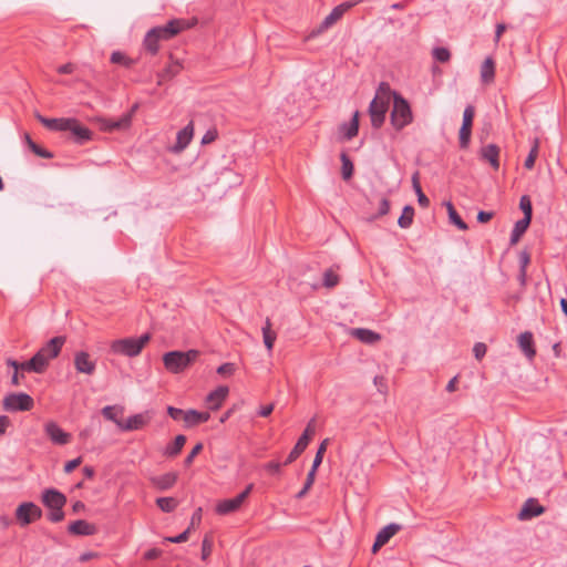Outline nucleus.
Returning <instances> with one entry per match:
<instances>
[{
    "label": "nucleus",
    "instance_id": "obj_62",
    "mask_svg": "<svg viewBox=\"0 0 567 567\" xmlns=\"http://www.w3.org/2000/svg\"><path fill=\"white\" fill-rule=\"evenodd\" d=\"M493 216H494V214L492 212L480 210L477 214V221L478 223H487L488 220H491L493 218Z\"/></svg>",
    "mask_w": 567,
    "mask_h": 567
},
{
    "label": "nucleus",
    "instance_id": "obj_57",
    "mask_svg": "<svg viewBox=\"0 0 567 567\" xmlns=\"http://www.w3.org/2000/svg\"><path fill=\"white\" fill-rule=\"evenodd\" d=\"M132 116L131 114H124L120 120L115 121V125L120 128H127L131 124Z\"/></svg>",
    "mask_w": 567,
    "mask_h": 567
},
{
    "label": "nucleus",
    "instance_id": "obj_63",
    "mask_svg": "<svg viewBox=\"0 0 567 567\" xmlns=\"http://www.w3.org/2000/svg\"><path fill=\"white\" fill-rule=\"evenodd\" d=\"M217 137L216 131H207L202 137V144H209L214 142Z\"/></svg>",
    "mask_w": 567,
    "mask_h": 567
},
{
    "label": "nucleus",
    "instance_id": "obj_41",
    "mask_svg": "<svg viewBox=\"0 0 567 567\" xmlns=\"http://www.w3.org/2000/svg\"><path fill=\"white\" fill-rule=\"evenodd\" d=\"M156 504L165 513L173 512L178 505L177 501L173 497H159L156 499Z\"/></svg>",
    "mask_w": 567,
    "mask_h": 567
},
{
    "label": "nucleus",
    "instance_id": "obj_20",
    "mask_svg": "<svg viewBox=\"0 0 567 567\" xmlns=\"http://www.w3.org/2000/svg\"><path fill=\"white\" fill-rule=\"evenodd\" d=\"M68 530L73 535L91 536L96 533V527L86 520L78 519L69 525Z\"/></svg>",
    "mask_w": 567,
    "mask_h": 567
},
{
    "label": "nucleus",
    "instance_id": "obj_33",
    "mask_svg": "<svg viewBox=\"0 0 567 567\" xmlns=\"http://www.w3.org/2000/svg\"><path fill=\"white\" fill-rule=\"evenodd\" d=\"M449 219L450 221L455 225L460 230H466L468 228L467 224L463 221V219L460 217L457 212L455 210L453 204L451 202L445 203Z\"/></svg>",
    "mask_w": 567,
    "mask_h": 567
},
{
    "label": "nucleus",
    "instance_id": "obj_37",
    "mask_svg": "<svg viewBox=\"0 0 567 567\" xmlns=\"http://www.w3.org/2000/svg\"><path fill=\"white\" fill-rule=\"evenodd\" d=\"M185 442H186V436L185 435H183V434L177 435L175 437L173 444L168 445L165 449V454L167 456H175V455L179 454V452L182 451Z\"/></svg>",
    "mask_w": 567,
    "mask_h": 567
},
{
    "label": "nucleus",
    "instance_id": "obj_23",
    "mask_svg": "<svg viewBox=\"0 0 567 567\" xmlns=\"http://www.w3.org/2000/svg\"><path fill=\"white\" fill-rule=\"evenodd\" d=\"M152 484L159 491H166L173 487L177 481V474L174 472L165 473L151 478Z\"/></svg>",
    "mask_w": 567,
    "mask_h": 567
},
{
    "label": "nucleus",
    "instance_id": "obj_15",
    "mask_svg": "<svg viewBox=\"0 0 567 567\" xmlns=\"http://www.w3.org/2000/svg\"><path fill=\"white\" fill-rule=\"evenodd\" d=\"M545 512V508L539 505L538 501L535 498H528L522 509L518 513V518L520 520H528L534 517L542 515Z\"/></svg>",
    "mask_w": 567,
    "mask_h": 567
},
{
    "label": "nucleus",
    "instance_id": "obj_6",
    "mask_svg": "<svg viewBox=\"0 0 567 567\" xmlns=\"http://www.w3.org/2000/svg\"><path fill=\"white\" fill-rule=\"evenodd\" d=\"M254 485L249 484L245 491H243L240 494H238L234 498H227L218 502L216 505V513L219 515H228L230 513H234L239 509L241 504L245 502V499L248 497L250 492L252 491Z\"/></svg>",
    "mask_w": 567,
    "mask_h": 567
},
{
    "label": "nucleus",
    "instance_id": "obj_52",
    "mask_svg": "<svg viewBox=\"0 0 567 567\" xmlns=\"http://www.w3.org/2000/svg\"><path fill=\"white\" fill-rule=\"evenodd\" d=\"M236 368L234 363L227 362L218 367L217 373L220 375H231L235 372Z\"/></svg>",
    "mask_w": 567,
    "mask_h": 567
},
{
    "label": "nucleus",
    "instance_id": "obj_38",
    "mask_svg": "<svg viewBox=\"0 0 567 567\" xmlns=\"http://www.w3.org/2000/svg\"><path fill=\"white\" fill-rule=\"evenodd\" d=\"M412 184H413V188H414V192L417 196V203L420 206H422L423 208H426L429 207L430 205V199L425 196V194L422 192V188H421V185H420V182H419V177H417V174H415L413 177H412Z\"/></svg>",
    "mask_w": 567,
    "mask_h": 567
},
{
    "label": "nucleus",
    "instance_id": "obj_4",
    "mask_svg": "<svg viewBox=\"0 0 567 567\" xmlns=\"http://www.w3.org/2000/svg\"><path fill=\"white\" fill-rule=\"evenodd\" d=\"M33 399L27 393H10L2 400L3 409L8 412L29 411L33 408Z\"/></svg>",
    "mask_w": 567,
    "mask_h": 567
},
{
    "label": "nucleus",
    "instance_id": "obj_32",
    "mask_svg": "<svg viewBox=\"0 0 567 567\" xmlns=\"http://www.w3.org/2000/svg\"><path fill=\"white\" fill-rule=\"evenodd\" d=\"M155 31L148 30L147 33L144 37V48L147 52L155 55L159 50V42L161 40L156 38Z\"/></svg>",
    "mask_w": 567,
    "mask_h": 567
},
{
    "label": "nucleus",
    "instance_id": "obj_50",
    "mask_svg": "<svg viewBox=\"0 0 567 567\" xmlns=\"http://www.w3.org/2000/svg\"><path fill=\"white\" fill-rule=\"evenodd\" d=\"M433 58L439 62H447L451 58V53L446 48L437 47L433 49Z\"/></svg>",
    "mask_w": 567,
    "mask_h": 567
},
{
    "label": "nucleus",
    "instance_id": "obj_12",
    "mask_svg": "<svg viewBox=\"0 0 567 567\" xmlns=\"http://www.w3.org/2000/svg\"><path fill=\"white\" fill-rule=\"evenodd\" d=\"M194 136V124L189 122L184 128L177 132L176 143L169 148L173 153L183 152L192 142Z\"/></svg>",
    "mask_w": 567,
    "mask_h": 567
},
{
    "label": "nucleus",
    "instance_id": "obj_36",
    "mask_svg": "<svg viewBox=\"0 0 567 567\" xmlns=\"http://www.w3.org/2000/svg\"><path fill=\"white\" fill-rule=\"evenodd\" d=\"M396 91L391 90L390 84L386 82H381L377 89V93L374 97H379L380 100L391 102V99L394 101V94Z\"/></svg>",
    "mask_w": 567,
    "mask_h": 567
},
{
    "label": "nucleus",
    "instance_id": "obj_43",
    "mask_svg": "<svg viewBox=\"0 0 567 567\" xmlns=\"http://www.w3.org/2000/svg\"><path fill=\"white\" fill-rule=\"evenodd\" d=\"M519 208L524 213V219L532 220L533 206L530 198L527 195H523L519 199Z\"/></svg>",
    "mask_w": 567,
    "mask_h": 567
},
{
    "label": "nucleus",
    "instance_id": "obj_46",
    "mask_svg": "<svg viewBox=\"0 0 567 567\" xmlns=\"http://www.w3.org/2000/svg\"><path fill=\"white\" fill-rule=\"evenodd\" d=\"M341 162H342V167H341L342 177L344 179H349L353 174V164L346 154L341 155Z\"/></svg>",
    "mask_w": 567,
    "mask_h": 567
},
{
    "label": "nucleus",
    "instance_id": "obj_30",
    "mask_svg": "<svg viewBox=\"0 0 567 567\" xmlns=\"http://www.w3.org/2000/svg\"><path fill=\"white\" fill-rule=\"evenodd\" d=\"M529 224H530V220L524 219V218H522L515 223L514 228L511 234V238H509L511 245H515L519 241L523 234L527 230Z\"/></svg>",
    "mask_w": 567,
    "mask_h": 567
},
{
    "label": "nucleus",
    "instance_id": "obj_3",
    "mask_svg": "<svg viewBox=\"0 0 567 567\" xmlns=\"http://www.w3.org/2000/svg\"><path fill=\"white\" fill-rule=\"evenodd\" d=\"M198 354L197 350L169 351L163 355V363L171 373H181L197 359Z\"/></svg>",
    "mask_w": 567,
    "mask_h": 567
},
{
    "label": "nucleus",
    "instance_id": "obj_22",
    "mask_svg": "<svg viewBox=\"0 0 567 567\" xmlns=\"http://www.w3.org/2000/svg\"><path fill=\"white\" fill-rule=\"evenodd\" d=\"M518 346L522 350V352L528 358L533 359L536 354L535 348H534V339L533 333L529 331L522 332L518 336Z\"/></svg>",
    "mask_w": 567,
    "mask_h": 567
},
{
    "label": "nucleus",
    "instance_id": "obj_24",
    "mask_svg": "<svg viewBox=\"0 0 567 567\" xmlns=\"http://www.w3.org/2000/svg\"><path fill=\"white\" fill-rule=\"evenodd\" d=\"M339 130L344 140L350 141L353 138L359 131V112L355 111L351 121L348 123H342Z\"/></svg>",
    "mask_w": 567,
    "mask_h": 567
},
{
    "label": "nucleus",
    "instance_id": "obj_7",
    "mask_svg": "<svg viewBox=\"0 0 567 567\" xmlns=\"http://www.w3.org/2000/svg\"><path fill=\"white\" fill-rule=\"evenodd\" d=\"M389 105V101L380 100L379 97H373V100L370 102L369 115L371 125L374 128H380L384 124Z\"/></svg>",
    "mask_w": 567,
    "mask_h": 567
},
{
    "label": "nucleus",
    "instance_id": "obj_25",
    "mask_svg": "<svg viewBox=\"0 0 567 567\" xmlns=\"http://www.w3.org/2000/svg\"><path fill=\"white\" fill-rule=\"evenodd\" d=\"M351 336L367 344H373L381 339L379 333L365 328L352 329Z\"/></svg>",
    "mask_w": 567,
    "mask_h": 567
},
{
    "label": "nucleus",
    "instance_id": "obj_8",
    "mask_svg": "<svg viewBox=\"0 0 567 567\" xmlns=\"http://www.w3.org/2000/svg\"><path fill=\"white\" fill-rule=\"evenodd\" d=\"M186 27L187 24L184 20L173 19L168 21L165 25L154 27L151 30L155 31L157 39H159L161 41H167L177 35Z\"/></svg>",
    "mask_w": 567,
    "mask_h": 567
},
{
    "label": "nucleus",
    "instance_id": "obj_31",
    "mask_svg": "<svg viewBox=\"0 0 567 567\" xmlns=\"http://www.w3.org/2000/svg\"><path fill=\"white\" fill-rule=\"evenodd\" d=\"M261 332H262L264 344L267 348V350L269 352H271L277 336L271 330V322H270L269 318L266 319V322H265L264 327L261 328Z\"/></svg>",
    "mask_w": 567,
    "mask_h": 567
},
{
    "label": "nucleus",
    "instance_id": "obj_2",
    "mask_svg": "<svg viewBox=\"0 0 567 567\" xmlns=\"http://www.w3.org/2000/svg\"><path fill=\"white\" fill-rule=\"evenodd\" d=\"M151 334L144 333L138 338H123L114 340L111 343V352L114 354H121L128 358L138 355L145 344L150 341Z\"/></svg>",
    "mask_w": 567,
    "mask_h": 567
},
{
    "label": "nucleus",
    "instance_id": "obj_55",
    "mask_svg": "<svg viewBox=\"0 0 567 567\" xmlns=\"http://www.w3.org/2000/svg\"><path fill=\"white\" fill-rule=\"evenodd\" d=\"M49 520L53 522V523H58V522H61L63 518H64V512H63V508H59V509H51L49 516H48Z\"/></svg>",
    "mask_w": 567,
    "mask_h": 567
},
{
    "label": "nucleus",
    "instance_id": "obj_61",
    "mask_svg": "<svg viewBox=\"0 0 567 567\" xmlns=\"http://www.w3.org/2000/svg\"><path fill=\"white\" fill-rule=\"evenodd\" d=\"M80 463H81L80 457L66 462L64 465V472L71 473L74 468H76L80 465Z\"/></svg>",
    "mask_w": 567,
    "mask_h": 567
},
{
    "label": "nucleus",
    "instance_id": "obj_40",
    "mask_svg": "<svg viewBox=\"0 0 567 567\" xmlns=\"http://www.w3.org/2000/svg\"><path fill=\"white\" fill-rule=\"evenodd\" d=\"M30 365H33L32 372L43 373L45 371V369L48 368L49 362L41 354H39V352H37L30 359Z\"/></svg>",
    "mask_w": 567,
    "mask_h": 567
},
{
    "label": "nucleus",
    "instance_id": "obj_17",
    "mask_svg": "<svg viewBox=\"0 0 567 567\" xmlns=\"http://www.w3.org/2000/svg\"><path fill=\"white\" fill-rule=\"evenodd\" d=\"M45 433L54 444L64 445L70 441L71 435L64 432L56 423L45 424Z\"/></svg>",
    "mask_w": 567,
    "mask_h": 567
},
{
    "label": "nucleus",
    "instance_id": "obj_47",
    "mask_svg": "<svg viewBox=\"0 0 567 567\" xmlns=\"http://www.w3.org/2000/svg\"><path fill=\"white\" fill-rule=\"evenodd\" d=\"M102 415L109 420V421H112L114 422L117 426H118V422H122L118 417H117V412H116V406H112V405H106L102 409Z\"/></svg>",
    "mask_w": 567,
    "mask_h": 567
},
{
    "label": "nucleus",
    "instance_id": "obj_56",
    "mask_svg": "<svg viewBox=\"0 0 567 567\" xmlns=\"http://www.w3.org/2000/svg\"><path fill=\"white\" fill-rule=\"evenodd\" d=\"M486 346L482 342H477L475 343L474 348H473V352H474V355L476 359H482L485 354H486Z\"/></svg>",
    "mask_w": 567,
    "mask_h": 567
},
{
    "label": "nucleus",
    "instance_id": "obj_35",
    "mask_svg": "<svg viewBox=\"0 0 567 567\" xmlns=\"http://www.w3.org/2000/svg\"><path fill=\"white\" fill-rule=\"evenodd\" d=\"M494 74H495L494 62L491 58H487L481 66L482 81L485 83L493 81Z\"/></svg>",
    "mask_w": 567,
    "mask_h": 567
},
{
    "label": "nucleus",
    "instance_id": "obj_1",
    "mask_svg": "<svg viewBox=\"0 0 567 567\" xmlns=\"http://www.w3.org/2000/svg\"><path fill=\"white\" fill-rule=\"evenodd\" d=\"M390 121L396 132L402 131L413 122V113L410 103L400 93L394 94Z\"/></svg>",
    "mask_w": 567,
    "mask_h": 567
},
{
    "label": "nucleus",
    "instance_id": "obj_39",
    "mask_svg": "<svg viewBox=\"0 0 567 567\" xmlns=\"http://www.w3.org/2000/svg\"><path fill=\"white\" fill-rule=\"evenodd\" d=\"M183 66L178 61H172L159 74L162 80H169L182 71Z\"/></svg>",
    "mask_w": 567,
    "mask_h": 567
},
{
    "label": "nucleus",
    "instance_id": "obj_11",
    "mask_svg": "<svg viewBox=\"0 0 567 567\" xmlns=\"http://www.w3.org/2000/svg\"><path fill=\"white\" fill-rule=\"evenodd\" d=\"M65 343V337L58 336L50 339L38 352L41 354L48 362L52 359L56 358L62 347Z\"/></svg>",
    "mask_w": 567,
    "mask_h": 567
},
{
    "label": "nucleus",
    "instance_id": "obj_59",
    "mask_svg": "<svg viewBox=\"0 0 567 567\" xmlns=\"http://www.w3.org/2000/svg\"><path fill=\"white\" fill-rule=\"evenodd\" d=\"M281 464L279 462H269L265 465V468L272 475H277L281 471Z\"/></svg>",
    "mask_w": 567,
    "mask_h": 567
},
{
    "label": "nucleus",
    "instance_id": "obj_5",
    "mask_svg": "<svg viewBox=\"0 0 567 567\" xmlns=\"http://www.w3.org/2000/svg\"><path fill=\"white\" fill-rule=\"evenodd\" d=\"M42 516V509L32 502L21 503L16 509V518L20 526L24 527Z\"/></svg>",
    "mask_w": 567,
    "mask_h": 567
},
{
    "label": "nucleus",
    "instance_id": "obj_48",
    "mask_svg": "<svg viewBox=\"0 0 567 567\" xmlns=\"http://www.w3.org/2000/svg\"><path fill=\"white\" fill-rule=\"evenodd\" d=\"M316 473L311 470L309 471L303 487L297 494V498H302L308 493L315 482Z\"/></svg>",
    "mask_w": 567,
    "mask_h": 567
},
{
    "label": "nucleus",
    "instance_id": "obj_45",
    "mask_svg": "<svg viewBox=\"0 0 567 567\" xmlns=\"http://www.w3.org/2000/svg\"><path fill=\"white\" fill-rule=\"evenodd\" d=\"M339 284V276L332 269L323 272V286L326 288H333Z\"/></svg>",
    "mask_w": 567,
    "mask_h": 567
},
{
    "label": "nucleus",
    "instance_id": "obj_64",
    "mask_svg": "<svg viewBox=\"0 0 567 567\" xmlns=\"http://www.w3.org/2000/svg\"><path fill=\"white\" fill-rule=\"evenodd\" d=\"M10 425V419L7 415H0V436L3 435Z\"/></svg>",
    "mask_w": 567,
    "mask_h": 567
},
{
    "label": "nucleus",
    "instance_id": "obj_19",
    "mask_svg": "<svg viewBox=\"0 0 567 567\" xmlns=\"http://www.w3.org/2000/svg\"><path fill=\"white\" fill-rule=\"evenodd\" d=\"M229 389L226 385H220L212 391L207 398L206 403L210 410H217L221 406L223 402L227 398Z\"/></svg>",
    "mask_w": 567,
    "mask_h": 567
},
{
    "label": "nucleus",
    "instance_id": "obj_28",
    "mask_svg": "<svg viewBox=\"0 0 567 567\" xmlns=\"http://www.w3.org/2000/svg\"><path fill=\"white\" fill-rule=\"evenodd\" d=\"M400 529L401 526L399 524L392 523L386 525L377 534V545H385L390 540V538L393 537Z\"/></svg>",
    "mask_w": 567,
    "mask_h": 567
},
{
    "label": "nucleus",
    "instance_id": "obj_26",
    "mask_svg": "<svg viewBox=\"0 0 567 567\" xmlns=\"http://www.w3.org/2000/svg\"><path fill=\"white\" fill-rule=\"evenodd\" d=\"M210 419V414L208 412H199L197 410H187L185 412V424L187 426H194L204 422H207Z\"/></svg>",
    "mask_w": 567,
    "mask_h": 567
},
{
    "label": "nucleus",
    "instance_id": "obj_14",
    "mask_svg": "<svg viewBox=\"0 0 567 567\" xmlns=\"http://www.w3.org/2000/svg\"><path fill=\"white\" fill-rule=\"evenodd\" d=\"M74 367L79 373L93 374L96 368L95 361L90 359V354L85 351H79L74 355Z\"/></svg>",
    "mask_w": 567,
    "mask_h": 567
},
{
    "label": "nucleus",
    "instance_id": "obj_60",
    "mask_svg": "<svg viewBox=\"0 0 567 567\" xmlns=\"http://www.w3.org/2000/svg\"><path fill=\"white\" fill-rule=\"evenodd\" d=\"M390 210V203L386 198H382L379 204L378 216H384Z\"/></svg>",
    "mask_w": 567,
    "mask_h": 567
},
{
    "label": "nucleus",
    "instance_id": "obj_34",
    "mask_svg": "<svg viewBox=\"0 0 567 567\" xmlns=\"http://www.w3.org/2000/svg\"><path fill=\"white\" fill-rule=\"evenodd\" d=\"M414 208L410 205L404 206L401 216L398 219V224L401 228H409L413 223Z\"/></svg>",
    "mask_w": 567,
    "mask_h": 567
},
{
    "label": "nucleus",
    "instance_id": "obj_29",
    "mask_svg": "<svg viewBox=\"0 0 567 567\" xmlns=\"http://www.w3.org/2000/svg\"><path fill=\"white\" fill-rule=\"evenodd\" d=\"M309 436L301 435L285 461V465L292 463L308 446Z\"/></svg>",
    "mask_w": 567,
    "mask_h": 567
},
{
    "label": "nucleus",
    "instance_id": "obj_27",
    "mask_svg": "<svg viewBox=\"0 0 567 567\" xmlns=\"http://www.w3.org/2000/svg\"><path fill=\"white\" fill-rule=\"evenodd\" d=\"M37 118L49 130L65 132L66 125L69 123V118H48L40 114L37 115Z\"/></svg>",
    "mask_w": 567,
    "mask_h": 567
},
{
    "label": "nucleus",
    "instance_id": "obj_18",
    "mask_svg": "<svg viewBox=\"0 0 567 567\" xmlns=\"http://www.w3.org/2000/svg\"><path fill=\"white\" fill-rule=\"evenodd\" d=\"M481 159L486 161L497 171L499 168V147L496 144H487L480 151Z\"/></svg>",
    "mask_w": 567,
    "mask_h": 567
},
{
    "label": "nucleus",
    "instance_id": "obj_9",
    "mask_svg": "<svg viewBox=\"0 0 567 567\" xmlns=\"http://www.w3.org/2000/svg\"><path fill=\"white\" fill-rule=\"evenodd\" d=\"M357 4L355 1H346L334 7L331 12L322 20L319 25L318 32H323L331 28L337 21H339L343 14Z\"/></svg>",
    "mask_w": 567,
    "mask_h": 567
},
{
    "label": "nucleus",
    "instance_id": "obj_58",
    "mask_svg": "<svg viewBox=\"0 0 567 567\" xmlns=\"http://www.w3.org/2000/svg\"><path fill=\"white\" fill-rule=\"evenodd\" d=\"M188 534H189V528H187L186 530H184L183 533H181L179 535L175 536V537H167L166 540L169 542V543H184L188 539Z\"/></svg>",
    "mask_w": 567,
    "mask_h": 567
},
{
    "label": "nucleus",
    "instance_id": "obj_10",
    "mask_svg": "<svg viewBox=\"0 0 567 567\" xmlns=\"http://www.w3.org/2000/svg\"><path fill=\"white\" fill-rule=\"evenodd\" d=\"M475 110L472 105H467L463 113V122L460 128V146L466 148L470 145L472 124L474 118Z\"/></svg>",
    "mask_w": 567,
    "mask_h": 567
},
{
    "label": "nucleus",
    "instance_id": "obj_49",
    "mask_svg": "<svg viewBox=\"0 0 567 567\" xmlns=\"http://www.w3.org/2000/svg\"><path fill=\"white\" fill-rule=\"evenodd\" d=\"M326 444H327V440H324V441L320 444V446H319V449H318V451H317V453H316V455H315V458H313V462H312V466H311V468H310V470H311V471H313V472H317L318 467H319V466H320V464L322 463L323 453L326 452Z\"/></svg>",
    "mask_w": 567,
    "mask_h": 567
},
{
    "label": "nucleus",
    "instance_id": "obj_44",
    "mask_svg": "<svg viewBox=\"0 0 567 567\" xmlns=\"http://www.w3.org/2000/svg\"><path fill=\"white\" fill-rule=\"evenodd\" d=\"M538 146H539L538 140L535 138L533 141L532 150L529 151V154H528V156L526 157V159L524 162L525 168L532 169L534 167L536 157L538 155Z\"/></svg>",
    "mask_w": 567,
    "mask_h": 567
},
{
    "label": "nucleus",
    "instance_id": "obj_53",
    "mask_svg": "<svg viewBox=\"0 0 567 567\" xmlns=\"http://www.w3.org/2000/svg\"><path fill=\"white\" fill-rule=\"evenodd\" d=\"M203 450V444L202 443H197L193 450L190 451V453L186 456L184 463L186 466L190 465L194 461V458L196 457V455Z\"/></svg>",
    "mask_w": 567,
    "mask_h": 567
},
{
    "label": "nucleus",
    "instance_id": "obj_21",
    "mask_svg": "<svg viewBox=\"0 0 567 567\" xmlns=\"http://www.w3.org/2000/svg\"><path fill=\"white\" fill-rule=\"evenodd\" d=\"M150 417L143 413L130 416L125 422H118V429L122 431H134L143 427Z\"/></svg>",
    "mask_w": 567,
    "mask_h": 567
},
{
    "label": "nucleus",
    "instance_id": "obj_13",
    "mask_svg": "<svg viewBox=\"0 0 567 567\" xmlns=\"http://www.w3.org/2000/svg\"><path fill=\"white\" fill-rule=\"evenodd\" d=\"M42 503L50 509H59L64 507L66 497L55 488H48L42 493Z\"/></svg>",
    "mask_w": 567,
    "mask_h": 567
},
{
    "label": "nucleus",
    "instance_id": "obj_42",
    "mask_svg": "<svg viewBox=\"0 0 567 567\" xmlns=\"http://www.w3.org/2000/svg\"><path fill=\"white\" fill-rule=\"evenodd\" d=\"M25 141L29 145V147L31 148V151L37 154L39 157H42V158H52L53 155L51 152L42 148L41 146L37 145L28 134H25Z\"/></svg>",
    "mask_w": 567,
    "mask_h": 567
},
{
    "label": "nucleus",
    "instance_id": "obj_16",
    "mask_svg": "<svg viewBox=\"0 0 567 567\" xmlns=\"http://www.w3.org/2000/svg\"><path fill=\"white\" fill-rule=\"evenodd\" d=\"M66 131L72 133L75 142L79 144H83L92 137V132L87 127L81 125L75 118H69Z\"/></svg>",
    "mask_w": 567,
    "mask_h": 567
},
{
    "label": "nucleus",
    "instance_id": "obj_51",
    "mask_svg": "<svg viewBox=\"0 0 567 567\" xmlns=\"http://www.w3.org/2000/svg\"><path fill=\"white\" fill-rule=\"evenodd\" d=\"M111 62L112 63H121V64H125V65H130L131 64L128 59L125 56V54H123L120 51H114L111 54Z\"/></svg>",
    "mask_w": 567,
    "mask_h": 567
},
{
    "label": "nucleus",
    "instance_id": "obj_54",
    "mask_svg": "<svg viewBox=\"0 0 567 567\" xmlns=\"http://www.w3.org/2000/svg\"><path fill=\"white\" fill-rule=\"evenodd\" d=\"M185 412L186 411H183L182 409H178V408H174V406H168L167 408V413L168 415L173 419V420H179L181 417H183L185 420Z\"/></svg>",
    "mask_w": 567,
    "mask_h": 567
}]
</instances>
